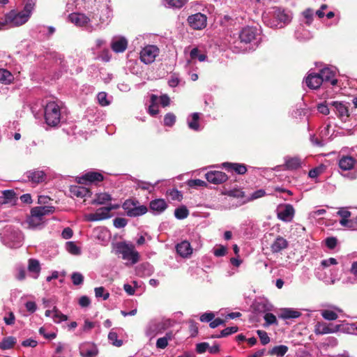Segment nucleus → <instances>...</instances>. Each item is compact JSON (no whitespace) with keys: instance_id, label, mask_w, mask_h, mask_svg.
<instances>
[{"instance_id":"f257e3e1","label":"nucleus","mask_w":357,"mask_h":357,"mask_svg":"<svg viewBox=\"0 0 357 357\" xmlns=\"http://www.w3.org/2000/svg\"><path fill=\"white\" fill-rule=\"evenodd\" d=\"M75 8L88 10L87 15L73 13L68 15L69 20L80 27H92L107 22L109 18V0H73Z\"/></svg>"},{"instance_id":"bb28decb","label":"nucleus","mask_w":357,"mask_h":357,"mask_svg":"<svg viewBox=\"0 0 357 357\" xmlns=\"http://www.w3.org/2000/svg\"><path fill=\"white\" fill-rule=\"evenodd\" d=\"M70 194L73 197L84 198L90 196V190L81 185H71L70 188Z\"/></svg>"},{"instance_id":"37998d69","label":"nucleus","mask_w":357,"mask_h":357,"mask_svg":"<svg viewBox=\"0 0 357 357\" xmlns=\"http://www.w3.org/2000/svg\"><path fill=\"white\" fill-rule=\"evenodd\" d=\"M158 97L155 95H151V105L149 107V112L151 116H155L158 114L159 109L158 106L155 103L158 100Z\"/></svg>"},{"instance_id":"79ce46f5","label":"nucleus","mask_w":357,"mask_h":357,"mask_svg":"<svg viewBox=\"0 0 357 357\" xmlns=\"http://www.w3.org/2000/svg\"><path fill=\"white\" fill-rule=\"evenodd\" d=\"M321 315L324 319L328 321H334L336 320L338 317V315L335 311L328 309L321 310Z\"/></svg>"},{"instance_id":"a878e982","label":"nucleus","mask_w":357,"mask_h":357,"mask_svg":"<svg viewBox=\"0 0 357 357\" xmlns=\"http://www.w3.org/2000/svg\"><path fill=\"white\" fill-rule=\"evenodd\" d=\"M331 105L334 107V110L336 114L341 119L346 120V119L349 116V110L347 105L337 101L333 102Z\"/></svg>"},{"instance_id":"58836bf2","label":"nucleus","mask_w":357,"mask_h":357,"mask_svg":"<svg viewBox=\"0 0 357 357\" xmlns=\"http://www.w3.org/2000/svg\"><path fill=\"white\" fill-rule=\"evenodd\" d=\"M16 343V340L12 336L6 337L0 342V349L6 350L11 349Z\"/></svg>"},{"instance_id":"5fc2aeb1","label":"nucleus","mask_w":357,"mask_h":357,"mask_svg":"<svg viewBox=\"0 0 357 357\" xmlns=\"http://www.w3.org/2000/svg\"><path fill=\"white\" fill-rule=\"evenodd\" d=\"M160 181H156L155 183H151L149 182H144V181H140L138 183L137 185L138 188L142 189V190H146L151 192L152 190H153L154 187L159 183Z\"/></svg>"},{"instance_id":"49530a36","label":"nucleus","mask_w":357,"mask_h":357,"mask_svg":"<svg viewBox=\"0 0 357 357\" xmlns=\"http://www.w3.org/2000/svg\"><path fill=\"white\" fill-rule=\"evenodd\" d=\"M188 214V210L185 206L177 208L174 211V215L178 220H183L187 218Z\"/></svg>"},{"instance_id":"dca6fc26","label":"nucleus","mask_w":357,"mask_h":357,"mask_svg":"<svg viewBox=\"0 0 357 357\" xmlns=\"http://www.w3.org/2000/svg\"><path fill=\"white\" fill-rule=\"evenodd\" d=\"M336 73V68L335 67H326L319 72L322 82H330L333 86L336 85L337 83V79L335 77Z\"/></svg>"},{"instance_id":"cd10ccee","label":"nucleus","mask_w":357,"mask_h":357,"mask_svg":"<svg viewBox=\"0 0 357 357\" xmlns=\"http://www.w3.org/2000/svg\"><path fill=\"white\" fill-rule=\"evenodd\" d=\"M28 271L33 278L37 279L41 271L39 261L33 258L29 259L28 261Z\"/></svg>"},{"instance_id":"f3484780","label":"nucleus","mask_w":357,"mask_h":357,"mask_svg":"<svg viewBox=\"0 0 357 357\" xmlns=\"http://www.w3.org/2000/svg\"><path fill=\"white\" fill-rule=\"evenodd\" d=\"M128 47L127 39L121 36H115L111 40V48L116 53L123 52Z\"/></svg>"},{"instance_id":"393cba45","label":"nucleus","mask_w":357,"mask_h":357,"mask_svg":"<svg viewBox=\"0 0 357 357\" xmlns=\"http://www.w3.org/2000/svg\"><path fill=\"white\" fill-rule=\"evenodd\" d=\"M356 163V160L354 158L346 155L339 159L338 165L342 172H347L353 169Z\"/></svg>"},{"instance_id":"69168bd1","label":"nucleus","mask_w":357,"mask_h":357,"mask_svg":"<svg viewBox=\"0 0 357 357\" xmlns=\"http://www.w3.org/2000/svg\"><path fill=\"white\" fill-rule=\"evenodd\" d=\"M15 278L18 280H23L26 278V271L23 266H20L17 268V273Z\"/></svg>"},{"instance_id":"ddd939ff","label":"nucleus","mask_w":357,"mask_h":357,"mask_svg":"<svg viewBox=\"0 0 357 357\" xmlns=\"http://www.w3.org/2000/svg\"><path fill=\"white\" fill-rule=\"evenodd\" d=\"M8 19L10 22V26H19L26 23L29 19V15L22 11L12 10L8 13Z\"/></svg>"},{"instance_id":"a19ab883","label":"nucleus","mask_w":357,"mask_h":357,"mask_svg":"<svg viewBox=\"0 0 357 357\" xmlns=\"http://www.w3.org/2000/svg\"><path fill=\"white\" fill-rule=\"evenodd\" d=\"M190 56L192 60L198 59L199 61L202 62L206 59V55L200 52V50L195 47L190 52Z\"/></svg>"},{"instance_id":"473e14b6","label":"nucleus","mask_w":357,"mask_h":357,"mask_svg":"<svg viewBox=\"0 0 357 357\" xmlns=\"http://www.w3.org/2000/svg\"><path fill=\"white\" fill-rule=\"evenodd\" d=\"M199 113L195 112L191 114L190 117L188 119V127L193 130L199 131L200 130V127L199 124Z\"/></svg>"},{"instance_id":"bf43d9fd","label":"nucleus","mask_w":357,"mask_h":357,"mask_svg":"<svg viewBox=\"0 0 357 357\" xmlns=\"http://www.w3.org/2000/svg\"><path fill=\"white\" fill-rule=\"evenodd\" d=\"M71 279L73 284L75 285H79L82 284L84 281V277L83 275L77 272L73 273L71 275Z\"/></svg>"},{"instance_id":"6ab92c4d","label":"nucleus","mask_w":357,"mask_h":357,"mask_svg":"<svg viewBox=\"0 0 357 357\" xmlns=\"http://www.w3.org/2000/svg\"><path fill=\"white\" fill-rule=\"evenodd\" d=\"M78 182L82 184L100 182L103 180V176L97 172H88L79 177Z\"/></svg>"},{"instance_id":"4468645a","label":"nucleus","mask_w":357,"mask_h":357,"mask_svg":"<svg viewBox=\"0 0 357 357\" xmlns=\"http://www.w3.org/2000/svg\"><path fill=\"white\" fill-rule=\"evenodd\" d=\"M340 329V325L328 324L324 321H318L314 326V333L318 335H323L331 333H335Z\"/></svg>"},{"instance_id":"412c9836","label":"nucleus","mask_w":357,"mask_h":357,"mask_svg":"<svg viewBox=\"0 0 357 357\" xmlns=\"http://www.w3.org/2000/svg\"><path fill=\"white\" fill-rule=\"evenodd\" d=\"M79 352L82 357H96L98 350L94 344L86 342L80 345Z\"/></svg>"},{"instance_id":"b1692460","label":"nucleus","mask_w":357,"mask_h":357,"mask_svg":"<svg viewBox=\"0 0 357 357\" xmlns=\"http://www.w3.org/2000/svg\"><path fill=\"white\" fill-rule=\"evenodd\" d=\"M323 83L319 73L310 72L305 78L306 85L312 89H318Z\"/></svg>"},{"instance_id":"4be33fe9","label":"nucleus","mask_w":357,"mask_h":357,"mask_svg":"<svg viewBox=\"0 0 357 357\" xmlns=\"http://www.w3.org/2000/svg\"><path fill=\"white\" fill-rule=\"evenodd\" d=\"M288 241L281 236H278L271 244V250L273 254L281 252L287 248Z\"/></svg>"},{"instance_id":"864d4df0","label":"nucleus","mask_w":357,"mask_h":357,"mask_svg":"<svg viewBox=\"0 0 357 357\" xmlns=\"http://www.w3.org/2000/svg\"><path fill=\"white\" fill-rule=\"evenodd\" d=\"M257 333L260 339L261 343L263 345H266L270 342V337L266 331L262 330H257Z\"/></svg>"},{"instance_id":"8fccbe9b","label":"nucleus","mask_w":357,"mask_h":357,"mask_svg":"<svg viewBox=\"0 0 357 357\" xmlns=\"http://www.w3.org/2000/svg\"><path fill=\"white\" fill-rule=\"evenodd\" d=\"M108 339L109 342L114 346L120 347L122 345V340H118V335L116 332L110 331L108 334Z\"/></svg>"},{"instance_id":"c85d7f7f","label":"nucleus","mask_w":357,"mask_h":357,"mask_svg":"<svg viewBox=\"0 0 357 357\" xmlns=\"http://www.w3.org/2000/svg\"><path fill=\"white\" fill-rule=\"evenodd\" d=\"M176 251L178 255L183 257H187L190 255L192 252V249L190 246V243L187 241H183L181 243L177 244Z\"/></svg>"},{"instance_id":"0eeeda50","label":"nucleus","mask_w":357,"mask_h":357,"mask_svg":"<svg viewBox=\"0 0 357 357\" xmlns=\"http://www.w3.org/2000/svg\"><path fill=\"white\" fill-rule=\"evenodd\" d=\"M261 33V29L257 26L243 27L238 33L240 43L257 44L260 40Z\"/></svg>"},{"instance_id":"a18cd8bd","label":"nucleus","mask_w":357,"mask_h":357,"mask_svg":"<svg viewBox=\"0 0 357 357\" xmlns=\"http://www.w3.org/2000/svg\"><path fill=\"white\" fill-rule=\"evenodd\" d=\"M95 296L97 298H102L104 301L109 297V293L103 287H96L94 289Z\"/></svg>"},{"instance_id":"09e8293b","label":"nucleus","mask_w":357,"mask_h":357,"mask_svg":"<svg viewBox=\"0 0 357 357\" xmlns=\"http://www.w3.org/2000/svg\"><path fill=\"white\" fill-rule=\"evenodd\" d=\"M66 246L67 251L72 255H77L81 252L80 248L73 241L67 242Z\"/></svg>"},{"instance_id":"2eb2a0df","label":"nucleus","mask_w":357,"mask_h":357,"mask_svg":"<svg viewBox=\"0 0 357 357\" xmlns=\"http://www.w3.org/2000/svg\"><path fill=\"white\" fill-rule=\"evenodd\" d=\"M295 214V210L289 204L280 205L277 208L278 218L286 222H291Z\"/></svg>"},{"instance_id":"13d9d810","label":"nucleus","mask_w":357,"mask_h":357,"mask_svg":"<svg viewBox=\"0 0 357 357\" xmlns=\"http://www.w3.org/2000/svg\"><path fill=\"white\" fill-rule=\"evenodd\" d=\"M237 331H238V327L237 326L227 327V328L223 329L221 331L220 335L218 336V337H226L227 335H231L233 333H235Z\"/></svg>"},{"instance_id":"de8ad7c7","label":"nucleus","mask_w":357,"mask_h":357,"mask_svg":"<svg viewBox=\"0 0 357 357\" xmlns=\"http://www.w3.org/2000/svg\"><path fill=\"white\" fill-rule=\"evenodd\" d=\"M54 322L60 323L61 321L67 320V316L63 314L56 307H54V312L52 316Z\"/></svg>"},{"instance_id":"338daca9","label":"nucleus","mask_w":357,"mask_h":357,"mask_svg":"<svg viewBox=\"0 0 357 357\" xmlns=\"http://www.w3.org/2000/svg\"><path fill=\"white\" fill-rule=\"evenodd\" d=\"M215 317V314L213 312H205L200 317V321L202 322H211Z\"/></svg>"},{"instance_id":"774afa93","label":"nucleus","mask_w":357,"mask_h":357,"mask_svg":"<svg viewBox=\"0 0 357 357\" xmlns=\"http://www.w3.org/2000/svg\"><path fill=\"white\" fill-rule=\"evenodd\" d=\"M98 57L105 62L109 61L110 59H111V55H110L109 50H107V49L103 50L102 51V52L100 53V54Z\"/></svg>"},{"instance_id":"6e6d98bb","label":"nucleus","mask_w":357,"mask_h":357,"mask_svg":"<svg viewBox=\"0 0 357 357\" xmlns=\"http://www.w3.org/2000/svg\"><path fill=\"white\" fill-rule=\"evenodd\" d=\"M176 121V116L173 113H167L164 118V125L166 126H172Z\"/></svg>"},{"instance_id":"4d7b16f0","label":"nucleus","mask_w":357,"mask_h":357,"mask_svg":"<svg viewBox=\"0 0 357 357\" xmlns=\"http://www.w3.org/2000/svg\"><path fill=\"white\" fill-rule=\"evenodd\" d=\"M98 103L101 106H107L109 105V101L107 100V95L105 92H100L97 95Z\"/></svg>"},{"instance_id":"680f3d73","label":"nucleus","mask_w":357,"mask_h":357,"mask_svg":"<svg viewBox=\"0 0 357 357\" xmlns=\"http://www.w3.org/2000/svg\"><path fill=\"white\" fill-rule=\"evenodd\" d=\"M188 185L191 188L206 186V183L200 179H192L188 181Z\"/></svg>"},{"instance_id":"20e7f679","label":"nucleus","mask_w":357,"mask_h":357,"mask_svg":"<svg viewBox=\"0 0 357 357\" xmlns=\"http://www.w3.org/2000/svg\"><path fill=\"white\" fill-rule=\"evenodd\" d=\"M116 252L121 255L126 261V266H132L139 260V254L135 250V245L126 242H118L115 245Z\"/></svg>"},{"instance_id":"f704fd0d","label":"nucleus","mask_w":357,"mask_h":357,"mask_svg":"<svg viewBox=\"0 0 357 357\" xmlns=\"http://www.w3.org/2000/svg\"><path fill=\"white\" fill-rule=\"evenodd\" d=\"M173 337L172 332L166 333L165 335L162 337H160L156 341V347L158 349H165L169 340H172Z\"/></svg>"},{"instance_id":"3c124183","label":"nucleus","mask_w":357,"mask_h":357,"mask_svg":"<svg viewBox=\"0 0 357 357\" xmlns=\"http://www.w3.org/2000/svg\"><path fill=\"white\" fill-rule=\"evenodd\" d=\"M264 319L266 321L265 326H268L270 325H278V321L276 317L272 313H266L264 316Z\"/></svg>"},{"instance_id":"9b49d317","label":"nucleus","mask_w":357,"mask_h":357,"mask_svg":"<svg viewBox=\"0 0 357 357\" xmlns=\"http://www.w3.org/2000/svg\"><path fill=\"white\" fill-rule=\"evenodd\" d=\"M159 53L160 50L156 45H148L140 51V60L145 64L152 63Z\"/></svg>"},{"instance_id":"c756f323","label":"nucleus","mask_w":357,"mask_h":357,"mask_svg":"<svg viewBox=\"0 0 357 357\" xmlns=\"http://www.w3.org/2000/svg\"><path fill=\"white\" fill-rule=\"evenodd\" d=\"M301 313L294 308H282L280 310L279 317L282 319H296L301 317Z\"/></svg>"},{"instance_id":"c03bdc74","label":"nucleus","mask_w":357,"mask_h":357,"mask_svg":"<svg viewBox=\"0 0 357 357\" xmlns=\"http://www.w3.org/2000/svg\"><path fill=\"white\" fill-rule=\"evenodd\" d=\"M340 224L343 227L354 229L357 227V218L355 219L342 218L340 220Z\"/></svg>"},{"instance_id":"e433bc0d","label":"nucleus","mask_w":357,"mask_h":357,"mask_svg":"<svg viewBox=\"0 0 357 357\" xmlns=\"http://www.w3.org/2000/svg\"><path fill=\"white\" fill-rule=\"evenodd\" d=\"M188 0H164V5L169 8H181Z\"/></svg>"},{"instance_id":"7c9ffc66","label":"nucleus","mask_w":357,"mask_h":357,"mask_svg":"<svg viewBox=\"0 0 357 357\" xmlns=\"http://www.w3.org/2000/svg\"><path fill=\"white\" fill-rule=\"evenodd\" d=\"M222 166L229 171H234L238 174H245L247 172V167L244 164L225 162Z\"/></svg>"},{"instance_id":"052dcab7","label":"nucleus","mask_w":357,"mask_h":357,"mask_svg":"<svg viewBox=\"0 0 357 357\" xmlns=\"http://www.w3.org/2000/svg\"><path fill=\"white\" fill-rule=\"evenodd\" d=\"M127 223H128L127 220L123 218H116L113 220L114 226L118 229L125 227L126 226Z\"/></svg>"},{"instance_id":"6e6552de","label":"nucleus","mask_w":357,"mask_h":357,"mask_svg":"<svg viewBox=\"0 0 357 357\" xmlns=\"http://www.w3.org/2000/svg\"><path fill=\"white\" fill-rule=\"evenodd\" d=\"M170 326L171 321L169 319H153L148 324L145 333L147 337L152 339L156 335L162 333Z\"/></svg>"},{"instance_id":"9d476101","label":"nucleus","mask_w":357,"mask_h":357,"mask_svg":"<svg viewBox=\"0 0 357 357\" xmlns=\"http://www.w3.org/2000/svg\"><path fill=\"white\" fill-rule=\"evenodd\" d=\"M120 207L119 204H112L106 207H102L98 208L96 213H90L86 216V219L89 221H100L105 219H108L111 217L110 211L112 210L117 209Z\"/></svg>"},{"instance_id":"2f4dec72","label":"nucleus","mask_w":357,"mask_h":357,"mask_svg":"<svg viewBox=\"0 0 357 357\" xmlns=\"http://www.w3.org/2000/svg\"><path fill=\"white\" fill-rule=\"evenodd\" d=\"M301 159L298 157L286 158L285 165L288 169L294 170L301 167Z\"/></svg>"},{"instance_id":"e2e57ef3","label":"nucleus","mask_w":357,"mask_h":357,"mask_svg":"<svg viewBox=\"0 0 357 357\" xmlns=\"http://www.w3.org/2000/svg\"><path fill=\"white\" fill-rule=\"evenodd\" d=\"M314 12L311 8H307L303 12V17L307 20V24H310L312 22Z\"/></svg>"},{"instance_id":"c9c22d12","label":"nucleus","mask_w":357,"mask_h":357,"mask_svg":"<svg viewBox=\"0 0 357 357\" xmlns=\"http://www.w3.org/2000/svg\"><path fill=\"white\" fill-rule=\"evenodd\" d=\"M112 200V196L106 192L96 194V198L92 201V204H105Z\"/></svg>"},{"instance_id":"5701e85b","label":"nucleus","mask_w":357,"mask_h":357,"mask_svg":"<svg viewBox=\"0 0 357 357\" xmlns=\"http://www.w3.org/2000/svg\"><path fill=\"white\" fill-rule=\"evenodd\" d=\"M25 174L28 180L33 183H42L46 178V174L43 170H30L26 172Z\"/></svg>"},{"instance_id":"aec40b11","label":"nucleus","mask_w":357,"mask_h":357,"mask_svg":"<svg viewBox=\"0 0 357 357\" xmlns=\"http://www.w3.org/2000/svg\"><path fill=\"white\" fill-rule=\"evenodd\" d=\"M167 206L168 204L164 199H155L149 203L150 209L154 215L161 214Z\"/></svg>"},{"instance_id":"f8f14e48","label":"nucleus","mask_w":357,"mask_h":357,"mask_svg":"<svg viewBox=\"0 0 357 357\" xmlns=\"http://www.w3.org/2000/svg\"><path fill=\"white\" fill-rule=\"evenodd\" d=\"M187 22L189 26L195 30L204 29L207 24V17L201 13L188 16Z\"/></svg>"},{"instance_id":"423d86ee","label":"nucleus","mask_w":357,"mask_h":357,"mask_svg":"<svg viewBox=\"0 0 357 357\" xmlns=\"http://www.w3.org/2000/svg\"><path fill=\"white\" fill-rule=\"evenodd\" d=\"M2 242L7 246L15 248L22 245L23 236L21 231L12 227L6 225L3 227V231L0 233Z\"/></svg>"},{"instance_id":"39448f33","label":"nucleus","mask_w":357,"mask_h":357,"mask_svg":"<svg viewBox=\"0 0 357 357\" xmlns=\"http://www.w3.org/2000/svg\"><path fill=\"white\" fill-rule=\"evenodd\" d=\"M54 211V207L51 206L33 208L31 211V215L27 219L29 227L33 229L40 228L45 222V216Z\"/></svg>"},{"instance_id":"0e129e2a","label":"nucleus","mask_w":357,"mask_h":357,"mask_svg":"<svg viewBox=\"0 0 357 357\" xmlns=\"http://www.w3.org/2000/svg\"><path fill=\"white\" fill-rule=\"evenodd\" d=\"M227 248L223 245H220L218 248L213 250V254L215 257H220L225 256L227 253Z\"/></svg>"},{"instance_id":"1a4fd4ad","label":"nucleus","mask_w":357,"mask_h":357,"mask_svg":"<svg viewBox=\"0 0 357 357\" xmlns=\"http://www.w3.org/2000/svg\"><path fill=\"white\" fill-rule=\"evenodd\" d=\"M122 208L129 217H137L145 214L147 208L144 205H140L139 202L133 199H127L122 204Z\"/></svg>"},{"instance_id":"ea45409f","label":"nucleus","mask_w":357,"mask_h":357,"mask_svg":"<svg viewBox=\"0 0 357 357\" xmlns=\"http://www.w3.org/2000/svg\"><path fill=\"white\" fill-rule=\"evenodd\" d=\"M1 195L0 196V203L8 204L14 199L15 193L13 190H4L1 192Z\"/></svg>"},{"instance_id":"72a5a7b5","label":"nucleus","mask_w":357,"mask_h":357,"mask_svg":"<svg viewBox=\"0 0 357 357\" xmlns=\"http://www.w3.org/2000/svg\"><path fill=\"white\" fill-rule=\"evenodd\" d=\"M289 348L286 345H278L273 347L269 351L268 354L271 356H275L277 357H283L288 351Z\"/></svg>"},{"instance_id":"f03ea898","label":"nucleus","mask_w":357,"mask_h":357,"mask_svg":"<svg viewBox=\"0 0 357 357\" xmlns=\"http://www.w3.org/2000/svg\"><path fill=\"white\" fill-rule=\"evenodd\" d=\"M63 109V103L61 101H48L44 107L45 123L51 127L58 126L64 113Z\"/></svg>"},{"instance_id":"603ef678","label":"nucleus","mask_w":357,"mask_h":357,"mask_svg":"<svg viewBox=\"0 0 357 357\" xmlns=\"http://www.w3.org/2000/svg\"><path fill=\"white\" fill-rule=\"evenodd\" d=\"M36 0H26L23 11L31 17V13L36 6Z\"/></svg>"},{"instance_id":"a211bd4d","label":"nucleus","mask_w":357,"mask_h":357,"mask_svg":"<svg viewBox=\"0 0 357 357\" xmlns=\"http://www.w3.org/2000/svg\"><path fill=\"white\" fill-rule=\"evenodd\" d=\"M206 180L213 184H220L228 179L227 175L220 171H211L206 174Z\"/></svg>"},{"instance_id":"4c0bfd02","label":"nucleus","mask_w":357,"mask_h":357,"mask_svg":"<svg viewBox=\"0 0 357 357\" xmlns=\"http://www.w3.org/2000/svg\"><path fill=\"white\" fill-rule=\"evenodd\" d=\"M14 77L10 72L8 70L0 68V82L4 84H10Z\"/></svg>"},{"instance_id":"7ed1b4c3","label":"nucleus","mask_w":357,"mask_h":357,"mask_svg":"<svg viewBox=\"0 0 357 357\" xmlns=\"http://www.w3.org/2000/svg\"><path fill=\"white\" fill-rule=\"evenodd\" d=\"M264 22L272 28H282L291 20V15L280 8H273L262 15Z\"/></svg>"}]
</instances>
